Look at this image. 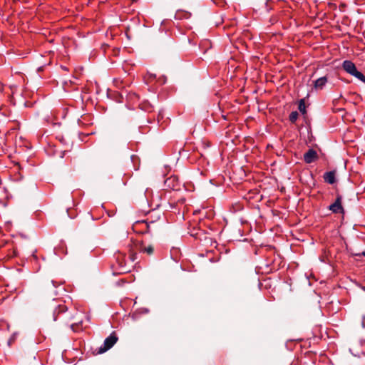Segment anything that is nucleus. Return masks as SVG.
Returning a JSON list of instances; mask_svg holds the SVG:
<instances>
[{
  "mask_svg": "<svg viewBox=\"0 0 365 365\" xmlns=\"http://www.w3.org/2000/svg\"><path fill=\"white\" fill-rule=\"evenodd\" d=\"M135 256H136V255H135V254H133V255H131L129 257V258H130V259L131 260V262H133V261L135 259Z\"/></svg>",
  "mask_w": 365,
  "mask_h": 365,
  "instance_id": "ddd939ff",
  "label": "nucleus"
},
{
  "mask_svg": "<svg viewBox=\"0 0 365 365\" xmlns=\"http://www.w3.org/2000/svg\"><path fill=\"white\" fill-rule=\"evenodd\" d=\"M317 158V151L314 149H309L307 152L304 154V160L306 163H312Z\"/></svg>",
  "mask_w": 365,
  "mask_h": 365,
  "instance_id": "39448f33",
  "label": "nucleus"
},
{
  "mask_svg": "<svg viewBox=\"0 0 365 365\" xmlns=\"http://www.w3.org/2000/svg\"><path fill=\"white\" fill-rule=\"evenodd\" d=\"M361 255L362 256L365 257V250H364V251H363V252H361Z\"/></svg>",
  "mask_w": 365,
  "mask_h": 365,
  "instance_id": "4468645a",
  "label": "nucleus"
},
{
  "mask_svg": "<svg viewBox=\"0 0 365 365\" xmlns=\"http://www.w3.org/2000/svg\"><path fill=\"white\" fill-rule=\"evenodd\" d=\"M299 117L297 111H292L289 116V119L292 123H295Z\"/></svg>",
  "mask_w": 365,
  "mask_h": 365,
  "instance_id": "9b49d317",
  "label": "nucleus"
},
{
  "mask_svg": "<svg viewBox=\"0 0 365 365\" xmlns=\"http://www.w3.org/2000/svg\"><path fill=\"white\" fill-rule=\"evenodd\" d=\"M335 176H336V172L334 170L326 172L324 174V180L326 182H327L330 185H332L336 181Z\"/></svg>",
  "mask_w": 365,
  "mask_h": 365,
  "instance_id": "0eeeda50",
  "label": "nucleus"
},
{
  "mask_svg": "<svg viewBox=\"0 0 365 365\" xmlns=\"http://www.w3.org/2000/svg\"><path fill=\"white\" fill-rule=\"evenodd\" d=\"M342 68L347 73L350 74L352 76H354L355 78L365 83L364 75L357 70L355 64L352 61L349 60L344 61L342 63Z\"/></svg>",
  "mask_w": 365,
  "mask_h": 365,
  "instance_id": "f257e3e1",
  "label": "nucleus"
},
{
  "mask_svg": "<svg viewBox=\"0 0 365 365\" xmlns=\"http://www.w3.org/2000/svg\"><path fill=\"white\" fill-rule=\"evenodd\" d=\"M118 337L113 332L104 340L103 344L100 348V352L103 353L109 350L117 342Z\"/></svg>",
  "mask_w": 365,
  "mask_h": 365,
  "instance_id": "f03ea898",
  "label": "nucleus"
},
{
  "mask_svg": "<svg viewBox=\"0 0 365 365\" xmlns=\"http://www.w3.org/2000/svg\"><path fill=\"white\" fill-rule=\"evenodd\" d=\"M342 197L337 195L335 202L329 206V210L334 213H344V208L341 205Z\"/></svg>",
  "mask_w": 365,
  "mask_h": 365,
  "instance_id": "20e7f679",
  "label": "nucleus"
},
{
  "mask_svg": "<svg viewBox=\"0 0 365 365\" xmlns=\"http://www.w3.org/2000/svg\"><path fill=\"white\" fill-rule=\"evenodd\" d=\"M364 281H365V279H364Z\"/></svg>",
  "mask_w": 365,
  "mask_h": 365,
  "instance_id": "dca6fc26",
  "label": "nucleus"
},
{
  "mask_svg": "<svg viewBox=\"0 0 365 365\" xmlns=\"http://www.w3.org/2000/svg\"><path fill=\"white\" fill-rule=\"evenodd\" d=\"M63 319H66V320H71V319H74V317L71 314H65V316H63Z\"/></svg>",
  "mask_w": 365,
  "mask_h": 365,
  "instance_id": "f8f14e48",
  "label": "nucleus"
},
{
  "mask_svg": "<svg viewBox=\"0 0 365 365\" xmlns=\"http://www.w3.org/2000/svg\"><path fill=\"white\" fill-rule=\"evenodd\" d=\"M154 247L151 245H145L142 244L140 247V252L150 255L153 253Z\"/></svg>",
  "mask_w": 365,
  "mask_h": 365,
  "instance_id": "1a4fd4ad",
  "label": "nucleus"
},
{
  "mask_svg": "<svg viewBox=\"0 0 365 365\" xmlns=\"http://www.w3.org/2000/svg\"><path fill=\"white\" fill-rule=\"evenodd\" d=\"M298 108L302 114L306 113V106L304 99H301L299 102Z\"/></svg>",
  "mask_w": 365,
  "mask_h": 365,
  "instance_id": "9d476101",
  "label": "nucleus"
},
{
  "mask_svg": "<svg viewBox=\"0 0 365 365\" xmlns=\"http://www.w3.org/2000/svg\"><path fill=\"white\" fill-rule=\"evenodd\" d=\"M327 83L326 76L320 77L314 82V87L317 90H322Z\"/></svg>",
  "mask_w": 365,
  "mask_h": 365,
  "instance_id": "6e6552de",
  "label": "nucleus"
},
{
  "mask_svg": "<svg viewBox=\"0 0 365 365\" xmlns=\"http://www.w3.org/2000/svg\"><path fill=\"white\" fill-rule=\"evenodd\" d=\"M362 289L365 291V287H362Z\"/></svg>",
  "mask_w": 365,
  "mask_h": 365,
  "instance_id": "2eb2a0df",
  "label": "nucleus"
},
{
  "mask_svg": "<svg viewBox=\"0 0 365 365\" xmlns=\"http://www.w3.org/2000/svg\"><path fill=\"white\" fill-rule=\"evenodd\" d=\"M68 310L67 307L64 304H58L53 311V321H56L60 314H65Z\"/></svg>",
  "mask_w": 365,
  "mask_h": 365,
  "instance_id": "423d86ee",
  "label": "nucleus"
},
{
  "mask_svg": "<svg viewBox=\"0 0 365 365\" xmlns=\"http://www.w3.org/2000/svg\"><path fill=\"white\" fill-rule=\"evenodd\" d=\"M165 185L171 190H178L180 187V182L176 176H170L165 180Z\"/></svg>",
  "mask_w": 365,
  "mask_h": 365,
  "instance_id": "7ed1b4c3",
  "label": "nucleus"
}]
</instances>
